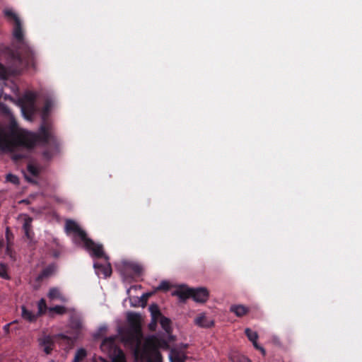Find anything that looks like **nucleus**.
Segmentation results:
<instances>
[{
	"label": "nucleus",
	"mask_w": 362,
	"mask_h": 362,
	"mask_svg": "<svg viewBox=\"0 0 362 362\" xmlns=\"http://www.w3.org/2000/svg\"><path fill=\"white\" fill-rule=\"evenodd\" d=\"M0 113L8 121L6 125L0 124V147L7 151L14 152L18 146H32L35 136L19 127L10 108L0 102Z\"/></svg>",
	"instance_id": "1"
},
{
	"label": "nucleus",
	"mask_w": 362,
	"mask_h": 362,
	"mask_svg": "<svg viewBox=\"0 0 362 362\" xmlns=\"http://www.w3.org/2000/svg\"><path fill=\"white\" fill-rule=\"evenodd\" d=\"M13 35L18 44L17 50L12 52L14 59L20 64L22 62V60H25L26 64L32 66L36 64L35 52L24 39L21 21L14 23Z\"/></svg>",
	"instance_id": "2"
},
{
	"label": "nucleus",
	"mask_w": 362,
	"mask_h": 362,
	"mask_svg": "<svg viewBox=\"0 0 362 362\" xmlns=\"http://www.w3.org/2000/svg\"><path fill=\"white\" fill-rule=\"evenodd\" d=\"M35 135V141L32 146H23L26 148H33L37 141L44 144H50L51 147L45 149L43 153V157L47 160L52 159L59 152V142L57 137L52 132V125L46 121H43L37 133H32Z\"/></svg>",
	"instance_id": "3"
},
{
	"label": "nucleus",
	"mask_w": 362,
	"mask_h": 362,
	"mask_svg": "<svg viewBox=\"0 0 362 362\" xmlns=\"http://www.w3.org/2000/svg\"><path fill=\"white\" fill-rule=\"evenodd\" d=\"M18 102L23 117L31 120L37 112L35 93L31 91L26 92L18 98Z\"/></svg>",
	"instance_id": "4"
},
{
	"label": "nucleus",
	"mask_w": 362,
	"mask_h": 362,
	"mask_svg": "<svg viewBox=\"0 0 362 362\" xmlns=\"http://www.w3.org/2000/svg\"><path fill=\"white\" fill-rule=\"evenodd\" d=\"M85 248L88 250L90 255L96 258H104L105 261L109 260L108 256L105 255L102 245L95 243L91 239L88 237L83 242Z\"/></svg>",
	"instance_id": "5"
},
{
	"label": "nucleus",
	"mask_w": 362,
	"mask_h": 362,
	"mask_svg": "<svg viewBox=\"0 0 362 362\" xmlns=\"http://www.w3.org/2000/svg\"><path fill=\"white\" fill-rule=\"evenodd\" d=\"M65 228L67 233H74V240L76 243H83L87 238L86 233L73 220L66 221Z\"/></svg>",
	"instance_id": "6"
},
{
	"label": "nucleus",
	"mask_w": 362,
	"mask_h": 362,
	"mask_svg": "<svg viewBox=\"0 0 362 362\" xmlns=\"http://www.w3.org/2000/svg\"><path fill=\"white\" fill-rule=\"evenodd\" d=\"M142 271V267L136 262L131 261H124L122 262V272L127 276L131 277L133 276H139L141 274Z\"/></svg>",
	"instance_id": "7"
},
{
	"label": "nucleus",
	"mask_w": 362,
	"mask_h": 362,
	"mask_svg": "<svg viewBox=\"0 0 362 362\" xmlns=\"http://www.w3.org/2000/svg\"><path fill=\"white\" fill-rule=\"evenodd\" d=\"M144 356L146 358L147 362L163 361L161 354L156 346L146 349L144 351Z\"/></svg>",
	"instance_id": "8"
},
{
	"label": "nucleus",
	"mask_w": 362,
	"mask_h": 362,
	"mask_svg": "<svg viewBox=\"0 0 362 362\" xmlns=\"http://www.w3.org/2000/svg\"><path fill=\"white\" fill-rule=\"evenodd\" d=\"M39 345L43 349L46 354H51L54 346V341L52 336L43 335L38 339Z\"/></svg>",
	"instance_id": "9"
},
{
	"label": "nucleus",
	"mask_w": 362,
	"mask_h": 362,
	"mask_svg": "<svg viewBox=\"0 0 362 362\" xmlns=\"http://www.w3.org/2000/svg\"><path fill=\"white\" fill-rule=\"evenodd\" d=\"M70 327L74 330L76 334H78L83 329V322L81 316L73 312L69 318Z\"/></svg>",
	"instance_id": "10"
},
{
	"label": "nucleus",
	"mask_w": 362,
	"mask_h": 362,
	"mask_svg": "<svg viewBox=\"0 0 362 362\" xmlns=\"http://www.w3.org/2000/svg\"><path fill=\"white\" fill-rule=\"evenodd\" d=\"M192 298L198 303H204L209 298V291L206 288H192Z\"/></svg>",
	"instance_id": "11"
},
{
	"label": "nucleus",
	"mask_w": 362,
	"mask_h": 362,
	"mask_svg": "<svg viewBox=\"0 0 362 362\" xmlns=\"http://www.w3.org/2000/svg\"><path fill=\"white\" fill-rule=\"evenodd\" d=\"M100 348L103 351H107L108 353L116 352L118 351V349L116 344L115 340L114 337H109L105 339L100 345Z\"/></svg>",
	"instance_id": "12"
},
{
	"label": "nucleus",
	"mask_w": 362,
	"mask_h": 362,
	"mask_svg": "<svg viewBox=\"0 0 362 362\" xmlns=\"http://www.w3.org/2000/svg\"><path fill=\"white\" fill-rule=\"evenodd\" d=\"M94 268L97 270L98 272H100L102 274H103L104 277L105 278L110 276L112 274V267L109 262V260L105 261L104 264L99 262H95Z\"/></svg>",
	"instance_id": "13"
},
{
	"label": "nucleus",
	"mask_w": 362,
	"mask_h": 362,
	"mask_svg": "<svg viewBox=\"0 0 362 362\" xmlns=\"http://www.w3.org/2000/svg\"><path fill=\"white\" fill-rule=\"evenodd\" d=\"M172 295L178 296L181 300L184 301L187 298H192V288H189L182 286H180L177 290L174 291Z\"/></svg>",
	"instance_id": "14"
},
{
	"label": "nucleus",
	"mask_w": 362,
	"mask_h": 362,
	"mask_svg": "<svg viewBox=\"0 0 362 362\" xmlns=\"http://www.w3.org/2000/svg\"><path fill=\"white\" fill-rule=\"evenodd\" d=\"M47 297L52 300H59L61 302L67 301V298L62 293L61 291L56 287H53L49 289Z\"/></svg>",
	"instance_id": "15"
},
{
	"label": "nucleus",
	"mask_w": 362,
	"mask_h": 362,
	"mask_svg": "<svg viewBox=\"0 0 362 362\" xmlns=\"http://www.w3.org/2000/svg\"><path fill=\"white\" fill-rule=\"evenodd\" d=\"M169 357L171 362H185L187 358L182 351L177 349H172L170 350Z\"/></svg>",
	"instance_id": "16"
},
{
	"label": "nucleus",
	"mask_w": 362,
	"mask_h": 362,
	"mask_svg": "<svg viewBox=\"0 0 362 362\" xmlns=\"http://www.w3.org/2000/svg\"><path fill=\"white\" fill-rule=\"evenodd\" d=\"M230 311L235 313L237 317H241L249 313V308L243 305H232Z\"/></svg>",
	"instance_id": "17"
},
{
	"label": "nucleus",
	"mask_w": 362,
	"mask_h": 362,
	"mask_svg": "<svg viewBox=\"0 0 362 362\" xmlns=\"http://www.w3.org/2000/svg\"><path fill=\"white\" fill-rule=\"evenodd\" d=\"M56 268L57 267L54 264L48 265L47 267L44 268L42 271L40 273V274L37 277V280L40 281L50 276L54 273Z\"/></svg>",
	"instance_id": "18"
},
{
	"label": "nucleus",
	"mask_w": 362,
	"mask_h": 362,
	"mask_svg": "<svg viewBox=\"0 0 362 362\" xmlns=\"http://www.w3.org/2000/svg\"><path fill=\"white\" fill-rule=\"evenodd\" d=\"M195 324L202 327H210L214 325L212 320H209L204 314H201L195 319Z\"/></svg>",
	"instance_id": "19"
},
{
	"label": "nucleus",
	"mask_w": 362,
	"mask_h": 362,
	"mask_svg": "<svg viewBox=\"0 0 362 362\" xmlns=\"http://www.w3.org/2000/svg\"><path fill=\"white\" fill-rule=\"evenodd\" d=\"M21 310H22V314H21L22 317L24 320H28L30 322H35L36 320L37 317H38L37 314L35 315L33 312L28 310L24 305L21 307Z\"/></svg>",
	"instance_id": "20"
},
{
	"label": "nucleus",
	"mask_w": 362,
	"mask_h": 362,
	"mask_svg": "<svg viewBox=\"0 0 362 362\" xmlns=\"http://www.w3.org/2000/svg\"><path fill=\"white\" fill-rule=\"evenodd\" d=\"M149 310L151 314L152 320L153 321L154 324H156L158 319L162 316L159 308L157 305L153 304L150 305Z\"/></svg>",
	"instance_id": "21"
},
{
	"label": "nucleus",
	"mask_w": 362,
	"mask_h": 362,
	"mask_svg": "<svg viewBox=\"0 0 362 362\" xmlns=\"http://www.w3.org/2000/svg\"><path fill=\"white\" fill-rule=\"evenodd\" d=\"M31 223H32V218L28 217V218L25 219V221H24L23 226V228L24 230L25 235V236L28 239H31L32 238V236H31V228H32Z\"/></svg>",
	"instance_id": "22"
},
{
	"label": "nucleus",
	"mask_w": 362,
	"mask_h": 362,
	"mask_svg": "<svg viewBox=\"0 0 362 362\" xmlns=\"http://www.w3.org/2000/svg\"><path fill=\"white\" fill-rule=\"evenodd\" d=\"M158 320H160V324L162 328L167 333H170V332H171L170 320L168 318H167L163 315Z\"/></svg>",
	"instance_id": "23"
},
{
	"label": "nucleus",
	"mask_w": 362,
	"mask_h": 362,
	"mask_svg": "<svg viewBox=\"0 0 362 362\" xmlns=\"http://www.w3.org/2000/svg\"><path fill=\"white\" fill-rule=\"evenodd\" d=\"M6 239L7 242V246H6V252L8 254L11 252V247L13 245V235L11 232L9 228H6Z\"/></svg>",
	"instance_id": "24"
},
{
	"label": "nucleus",
	"mask_w": 362,
	"mask_h": 362,
	"mask_svg": "<svg viewBox=\"0 0 362 362\" xmlns=\"http://www.w3.org/2000/svg\"><path fill=\"white\" fill-rule=\"evenodd\" d=\"M87 352L86 349L81 348L75 354L73 362H81L86 358Z\"/></svg>",
	"instance_id": "25"
},
{
	"label": "nucleus",
	"mask_w": 362,
	"mask_h": 362,
	"mask_svg": "<svg viewBox=\"0 0 362 362\" xmlns=\"http://www.w3.org/2000/svg\"><path fill=\"white\" fill-rule=\"evenodd\" d=\"M245 333L248 339L252 342L257 341L258 339L257 333L255 331H252L250 328H246L245 330Z\"/></svg>",
	"instance_id": "26"
},
{
	"label": "nucleus",
	"mask_w": 362,
	"mask_h": 362,
	"mask_svg": "<svg viewBox=\"0 0 362 362\" xmlns=\"http://www.w3.org/2000/svg\"><path fill=\"white\" fill-rule=\"evenodd\" d=\"M47 309L46 301L44 298H42L38 302V313L37 315L40 316L45 313L46 310Z\"/></svg>",
	"instance_id": "27"
},
{
	"label": "nucleus",
	"mask_w": 362,
	"mask_h": 362,
	"mask_svg": "<svg viewBox=\"0 0 362 362\" xmlns=\"http://www.w3.org/2000/svg\"><path fill=\"white\" fill-rule=\"evenodd\" d=\"M4 13L5 16L9 19H12L14 21V23H17L18 21H21L17 14H16L13 11L10 9H6Z\"/></svg>",
	"instance_id": "28"
},
{
	"label": "nucleus",
	"mask_w": 362,
	"mask_h": 362,
	"mask_svg": "<svg viewBox=\"0 0 362 362\" xmlns=\"http://www.w3.org/2000/svg\"><path fill=\"white\" fill-rule=\"evenodd\" d=\"M49 312H54L58 315H64L67 312V309L63 305H56L49 308Z\"/></svg>",
	"instance_id": "29"
},
{
	"label": "nucleus",
	"mask_w": 362,
	"mask_h": 362,
	"mask_svg": "<svg viewBox=\"0 0 362 362\" xmlns=\"http://www.w3.org/2000/svg\"><path fill=\"white\" fill-rule=\"evenodd\" d=\"M0 277L8 280L10 279V276L7 272V266L5 264H0Z\"/></svg>",
	"instance_id": "30"
},
{
	"label": "nucleus",
	"mask_w": 362,
	"mask_h": 362,
	"mask_svg": "<svg viewBox=\"0 0 362 362\" xmlns=\"http://www.w3.org/2000/svg\"><path fill=\"white\" fill-rule=\"evenodd\" d=\"M127 320L132 325L138 324L139 321V315L136 313H130L127 315Z\"/></svg>",
	"instance_id": "31"
},
{
	"label": "nucleus",
	"mask_w": 362,
	"mask_h": 362,
	"mask_svg": "<svg viewBox=\"0 0 362 362\" xmlns=\"http://www.w3.org/2000/svg\"><path fill=\"white\" fill-rule=\"evenodd\" d=\"M112 362H126L124 353L121 349H118V353L112 358Z\"/></svg>",
	"instance_id": "32"
},
{
	"label": "nucleus",
	"mask_w": 362,
	"mask_h": 362,
	"mask_svg": "<svg viewBox=\"0 0 362 362\" xmlns=\"http://www.w3.org/2000/svg\"><path fill=\"white\" fill-rule=\"evenodd\" d=\"M170 285L167 281H162L159 286L156 288V291H167L170 289Z\"/></svg>",
	"instance_id": "33"
},
{
	"label": "nucleus",
	"mask_w": 362,
	"mask_h": 362,
	"mask_svg": "<svg viewBox=\"0 0 362 362\" xmlns=\"http://www.w3.org/2000/svg\"><path fill=\"white\" fill-rule=\"evenodd\" d=\"M28 171L33 176L37 177L39 175V170L37 167L32 164L28 165Z\"/></svg>",
	"instance_id": "34"
},
{
	"label": "nucleus",
	"mask_w": 362,
	"mask_h": 362,
	"mask_svg": "<svg viewBox=\"0 0 362 362\" xmlns=\"http://www.w3.org/2000/svg\"><path fill=\"white\" fill-rule=\"evenodd\" d=\"M6 180L8 182H10L15 185H17L19 183L18 177L16 175L11 174V173H9L6 175Z\"/></svg>",
	"instance_id": "35"
},
{
	"label": "nucleus",
	"mask_w": 362,
	"mask_h": 362,
	"mask_svg": "<svg viewBox=\"0 0 362 362\" xmlns=\"http://www.w3.org/2000/svg\"><path fill=\"white\" fill-rule=\"evenodd\" d=\"M233 362H252L248 358L244 356H238L233 358Z\"/></svg>",
	"instance_id": "36"
},
{
	"label": "nucleus",
	"mask_w": 362,
	"mask_h": 362,
	"mask_svg": "<svg viewBox=\"0 0 362 362\" xmlns=\"http://www.w3.org/2000/svg\"><path fill=\"white\" fill-rule=\"evenodd\" d=\"M26 157V156L23 153H14L13 156H12V158L13 160H16V161H18V160H23V158H25Z\"/></svg>",
	"instance_id": "37"
},
{
	"label": "nucleus",
	"mask_w": 362,
	"mask_h": 362,
	"mask_svg": "<svg viewBox=\"0 0 362 362\" xmlns=\"http://www.w3.org/2000/svg\"><path fill=\"white\" fill-rule=\"evenodd\" d=\"M252 344L256 349L259 350L262 352V355H264V356L265 355V354H266L265 349L263 347H262L261 346H259L257 344V341H253Z\"/></svg>",
	"instance_id": "38"
},
{
	"label": "nucleus",
	"mask_w": 362,
	"mask_h": 362,
	"mask_svg": "<svg viewBox=\"0 0 362 362\" xmlns=\"http://www.w3.org/2000/svg\"><path fill=\"white\" fill-rule=\"evenodd\" d=\"M50 107H51L50 103L49 101H47L45 103V105L43 108V113L44 114L47 113L50 109Z\"/></svg>",
	"instance_id": "39"
},
{
	"label": "nucleus",
	"mask_w": 362,
	"mask_h": 362,
	"mask_svg": "<svg viewBox=\"0 0 362 362\" xmlns=\"http://www.w3.org/2000/svg\"><path fill=\"white\" fill-rule=\"evenodd\" d=\"M158 345L160 346V347H165V348H167L168 346V344L166 341H158Z\"/></svg>",
	"instance_id": "40"
},
{
	"label": "nucleus",
	"mask_w": 362,
	"mask_h": 362,
	"mask_svg": "<svg viewBox=\"0 0 362 362\" xmlns=\"http://www.w3.org/2000/svg\"><path fill=\"white\" fill-rule=\"evenodd\" d=\"M58 337L63 339H68V337H66V335H64L63 334H59Z\"/></svg>",
	"instance_id": "41"
},
{
	"label": "nucleus",
	"mask_w": 362,
	"mask_h": 362,
	"mask_svg": "<svg viewBox=\"0 0 362 362\" xmlns=\"http://www.w3.org/2000/svg\"><path fill=\"white\" fill-rule=\"evenodd\" d=\"M151 296L150 293H146L144 295V297H145L146 298H148L149 296Z\"/></svg>",
	"instance_id": "42"
},
{
	"label": "nucleus",
	"mask_w": 362,
	"mask_h": 362,
	"mask_svg": "<svg viewBox=\"0 0 362 362\" xmlns=\"http://www.w3.org/2000/svg\"><path fill=\"white\" fill-rule=\"evenodd\" d=\"M29 182H32V180L29 178H27Z\"/></svg>",
	"instance_id": "43"
},
{
	"label": "nucleus",
	"mask_w": 362,
	"mask_h": 362,
	"mask_svg": "<svg viewBox=\"0 0 362 362\" xmlns=\"http://www.w3.org/2000/svg\"><path fill=\"white\" fill-rule=\"evenodd\" d=\"M1 244H2V243H1V242H0V246L1 245Z\"/></svg>",
	"instance_id": "44"
}]
</instances>
